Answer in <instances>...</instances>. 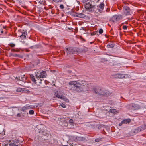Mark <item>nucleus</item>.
Here are the masks:
<instances>
[{
    "label": "nucleus",
    "instance_id": "obj_5",
    "mask_svg": "<svg viewBox=\"0 0 146 146\" xmlns=\"http://www.w3.org/2000/svg\"><path fill=\"white\" fill-rule=\"evenodd\" d=\"M129 109L133 110H137L140 108V106L138 104L132 103L129 105Z\"/></svg>",
    "mask_w": 146,
    "mask_h": 146
},
{
    "label": "nucleus",
    "instance_id": "obj_37",
    "mask_svg": "<svg viewBox=\"0 0 146 146\" xmlns=\"http://www.w3.org/2000/svg\"><path fill=\"white\" fill-rule=\"evenodd\" d=\"M60 106H61V107H62L63 108H65L66 107V105L64 104L63 103H62L61 104H60Z\"/></svg>",
    "mask_w": 146,
    "mask_h": 146
},
{
    "label": "nucleus",
    "instance_id": "obj_8",
    "mask_svg": "<svg viewBox=\"0 0 146 146\" xmlns=\"http://www.w3.org/2000/svg\"><path fill=\"white\" fill-rule=\"evenodd\" d=\"M131 10L128 7L125 6L123 7V11L124 14L126 16L131 15Z\"/></svg>",
    "mask_w": 146,
    "mask_h": 146
},
{
    "label": "nucleus",
    "instance_id": "obj_53",
    "mask_svg": "<svg viewBox=\"0 0 146 146\" xmlns=\"http://www.w3.org/2000/svg\"><path fill=\"white\" fill-rule=\"evenodd\" d=\"M104 61H108V60H107V59L104 58Z\"/></svg>",
    "mask_w": 146,
    "mask_h": 146
},
{
    "label": "nucleus",
    "instance_id": "obj_50",
    "mask_svg": "<svg viewBox=\"0 0 146 146\" xmlns=\"http://www.w3.org/2000/svg\"><path fill=\"white\" fill-rule=\"evenodd\" d=\"M18 78H19V77H18L17 76L15 78V79L17 80V81H18Z\"/></svg>",
    "mask_w": 146,
    "mask_h": 146
},
{
    "label": "nucleus",
    "instance_id": "obj_11",
    "mask_svg": "<svg viewBox=\"0 0 146 146\" xmlns=\"http://www.w3.org/2000/svg\"><path fill=\"white\" fill-rule=\"evenodd\" d=\"M122 16L121 15H115L113 17V18L116 21H118L121 19L122 18Z\"/></svg>",
    "mask_w": 146,
    "mask_h": 146
},
{
    "label": "nucleus",
    "instance_id": "obj_35",
    "mask_svg": "<svg viewBox=\"0 0 146 146\" xmlns=\"http://www.w3.org/2000/svg\"><path fill=\"white\" fill-rule=\"evenodd\" d=\"M9 46H11V47H15V44H13V43H11L9 44L8 45Z\"/></svg>",
    "mask_w": 146,
    "mask_h": 146
},
{
    "label": "nucleus",
    "instance_id": "obj_12",
    "mask_svg": "<svg viewBox=\"0 0 146 146\" xmlns=\"http://www.w3.org/2000/svg\"><path fill=\"white\" fill-rule=\"evenodd\" d=\"M30 78L31 81L33 82L34 84H37V80H36L35 79L33 74H31L30 75Z\"/></svg>",
    "mask_w": 146,
    "mask_h": 146
},
{
    "label": "nucleus",
    "instance_id": "obj_18",
    "mask_svg": "<svg viewBox=\"0 0 146 146\" xmlns=\"http://www.w3.org/2000/svg\"><path fill=\"white\" fill-rule=\"evenodd\" d=\"M131 121V119H125L122 121V123L123 124H127L130 123Z\"/></svg>",
    "mask_w": 146,
    "mask_h": 146
},
{
    "label": "nucleus",
    "instance_id": "obj_45",
    "mask_svg": "<svg viewBox=\"0 0 146 146\" xmlns=\"http://www.w3.org/2000/svg\"><path fill=\"white\" fill-rule=\"evenodd\" d=\"M21 113H18L17 114V117H20L21 116Z\"/></svg>",
    "mask_w": 146,
    "mask_h": 146
},
{
    "label": "nucleus",
    "instance_id": "obj_27",
    "mask_svg": "<svg viewBox=\"0 0 146 146\" xmlns=\"http://www.w3.org/2000/svg\"><path fill=\"white\" fill-rule=\"evenodd\" d=\"M62 99H61L63 100L64 101H65V102H68L69 101V100L67 99L66 97L63 96L62 97Z\"/></svg>",
    "mask_w": 146,
    "mask_h": 146
},
{
    "label": "nucleus",
    "instance_id": "obj_3",
    "mask_svg": "<svg viewBox=\"0 0 146 146\" xmlns=\"http://www.w3.org/2000/svg\"><path fill=\"white\" fill-rule=\"evenodd\" d=\"M94 3V1L90 0L89 2L85 3L84 6H85L86 9L87 11L89 12H93L94 11L96 7Z\"/></svg>",
    "mask_w": 146,
    "mask_h": 146
},
{
    "label": "nucleus",
    "instance_id": "obj_7",
    "mask_svg": "<svg viewBox=\"0 0 146 146\" xmlns=\"http://www.w3.org/2000/svg\"><path fill=\"white\" fill-rule=\"evenodd\" d=\"M24 75L22 76H21V77L19 76L18 81L20 82L19 83H18L19 84H20L21 86H23L24 84L27 82L25 81L26 78L24 77Z\"/></svg>",
    "mask_w": 146,
    "mask_h": 146
},
{
    "label": "nucleus",
    "instance_id": "obj_17",
    "mask_svg": "<svg viewBox=\"0 0 146 146\" xmlns=\"http://www.w3.org/2000/svg\"><path fill=\"white\" fill-rule=\"evenodd\" d=\"M9 146H22L21 144H18V142L11 143L9 144Z\"/></svg>",
    "mask_w": 146,
    "mask_h": 146
},
{
    "label": "nucleus",
    "instance_id": "obj_39",
    "mask_svg": "<svg viewBox=\"0 0 146 146\" xmlns=\"http://www.w3.org/2000/svg\"><path fill=\"white\" fill-rule=\"evenodd\" d=\"M60 7L61 9H63L64 8V7L63 4H61L60 6Z\"/></svg>",
    "mask_w": 146,
    "mask_h": 146
},
{
    "label": "nucleus",
    "instance_id": "obj_60",
    "mask_svg": "<svg viewBox=\"0 0 146 146\" xmlns=\"http://www.w3.org/2000/svg\"><path fill=\"white\" fill-rule=\"evenodd\" d=\"M112 21H113V22H115V21H114V20H112Z\"/></svg>",
    "mask_w": 146,
    "mask_h": 146
},
{
    "label": "nucleus",
    "instance_id": "obj_6",
    "mask_svg": "<svg viewBox=\"0 0 146 146\" xmlns=\"http://www.w3.org/2000/svg\"><path fill=\"white\" fill-rule=\"evenodd\" d=\"M114 76L115 78L119 79L127 78L128 77V74H116Z\"/></svg>",
    "mask_w": 146,
    "mask_h": 146
},
{
    "label": "nucleus",
    "instance_id": "obj_59",
    "mask_svg": "<svg viewBox=\"0 0 146 146\" xmlns=\"http://www.w3.org/2000/svg\"><path fill=\"white\" fill-rule=\"evenodd\" d=\"M99 1V0H98V1H97L96 2H98Z\"/></svg>",
    "mask_w": 146,
    "mask_h": 146
},
{
    "label": "nucleus",
    "instance_id": "obj_10",
    "mask_svg": "<svg viewBox=\"0 0 146 146\" xmlns=\"http://www.w3.org/2000/svg\"><path fill=\"white\" fill-rule=\"evenodd\" d=\"M47 75L46 72L45 71H42L39 74V76H40L41 78H46Z\"/></svg>",
    "mask_w": 146,
    "mask_h": 146
},
{
    "label": "nucleus",
    "instance_id": "obj_28",
    "mask_svg": "<svg viewBox=\"0 0 146 146\" xmlns=\"http://www.w3.org/2000/svg\"><path fill=\"white\" fill-rule=\"evenodd\" d=\"M102 140V138H97L96 139H95V141L96 142H98L100 141H101Z\"/></svg>",
    "mask_w": 146,
    "mask_h": 146
},
{
    "label": "nucleus",
    "instance_id": "obj_15",
    "mask_svg": "<svg viewBox=\"0 0 146 146\" xmlns=\"http://www.w3.org/2000/svg\"><path fill=\"white\" fill-rule=\"evenodd\" d=\"M104 4L103 3H102L99 6V8L100 9H99V11L100 12H102V11L103 10V9L104 8Z\"/></svg>",
    "mask_w": 146,
    "mask_h": 146
},
{
    "label": "nucleus",
    "instance_id": "obj_23",
    "mask_svg": "<svg viewBox=\"0 0 146 146\" xmlns=\"http://www.w3.org/2000/svg\"><path fill=\"white\" fill-rule=\"evenodd\" d=\"M13 57H19L20 58H22L23 56L21 55L17 54H13Z\"/></svg>",
    "mask_w": 146,
    "mask_h": 146
},
{
    "label": "nucleus",
    "instance_id": "obj_64",
    "mask_svg": "<svg viewBox=\"0 0 146 146\" xmlns=\"http://www.w3.org/2000/svg\"><path fill=\"white\" fill-rule=\"evenodd\" d=\"M108 25H110V24H108Z\"/></svg>",
    "mask_w": 146,
    "mask_h": 146
},
{
    "label": "nucleus",
    "instance_id": "obj_1",
    "mask_svg": "<svg viewBox=\"0 0 146 146\" xmlns=\"http://www.w3.org/2000/svg\"><path fill=\"white\" fill-rule=\"evenodd\" d=\"M69 84L74 86L72 87V89L78 92L84 91L87 87L84 83H81L76 81L70 82Z\"/></svg>",
    "mask_w": 146,
    "mask_h": 146
},
{
    "label": "nucleus",
    "instance_id": "obj_29",
    "mask_svg": "<svg viewBox=\"0 0 146 146\" xmlns=\"http://www.w3.org/2000/svg\"><path fill=\"white\" fill-rule=\"evenodd\" d=\"M23 112V113H22V114L23 115V116H27L28 115V113H27V112Z\"/></svg>",
    "mask_w": 146,
    "mask_h": 146
},
{
    "label": "nucleus",
    "instance_id": "obj_46",
    "mask_svg": "<svg viewBox=\"0 0 146 146\" xmlns=\"http://www.w3.org/2000/svg\"><path fill=\"white\" fill-rule=\"evenodd\" d=\"M19 31H21V30H20V31H18V34H17V35H18V36L19 37H20V36H20V35H21V34L20 33H19Z\"/></svg>",
    "mask_w": 146,
    "mask_h": 146
},
{
    "label": "nucleus",
    "instance_id": "obj_34",
    "mask_svg": "<svg viewBox=\"0 0 146 146\" xmlns=\"http://www.w3.org/2000/svg\"><path fill=\"white\" fill-rule=\"evenodd\" d=\"M37 80V83L38 82L40 84H41L42 83V81L43 80H44L43 79H41V78L39 79L38 80Z\"/></svg>",
    "mask_w": 146,
    "mask_h": 146
},
{
    "label": "nucleus",
    "instance_id": "obj_49",
    "mask_svg": "<svg viewBox=\"0 0 146 146\" xmlns=\"http://www.w3.org/2000/svg\"><path fill=\"white\" fill-rule=\"evenodd\" d=\"M11 51H12V52H15V51H16V50L14 49H11Z\"/></svg>",
    "mask_w": 146,
    "mask_h": 146
},
{
    "label": "nucleus",
    "instance_id": "obj_44",
    "mask_svg": "<svg viewBox=\"0 0 146 146\" xmlns=\"http://www.w3.org/2000/svg\"><path fill=\"white\" fill-rule=\"evenodd\" d=\"M59 0H53V1L56 3L61 2L60 1H59Z\"/></svg>",
    "mask_w": 146,
    "mask_h": 146
},
{
    "label": "nucleus",
    "instance_id": "obj_62",
    "mask_svg": "<svg viewBox=\"0 0 146 146\" xmlns=\"http://www.w3.org/2000/svg\"><path fill=\"white\" fill-rule=\"evenodd\" d=\"M105 36H106V37H107V36H106V35H105Z\"/></svg>",
    "mask_w": 146,
    "mask_h": 146
},
{
    "label": "nucleus",
    "instance_id": "obj_16",
    "mask_svg": "<svg viewBox=\"0 0 146 146\" xmlns=\"http://www.w3.org/2000/svg\"><path fill=\"white\" fill-rule=\"evenodd\" d=\"M54 95L56 96V97L60 98V99H62V97L63 96L62 95H61V94L59 93H58V92H57V93H55V94H54Z\"/></svg>",
    "mask_w": 146,
    "mask_h": 146
},
{
    "label": "nucleus",
    "instance_id": "obj_55",
    "mask_svg": "<svg viewBox=\"0 0 146 146\" xmlns=\"http://www.w3.org/2000/svg\"><path fill=\"white\" fill-rule=\"evenodd\" d=\"M16 50V51H15L16 52H18L19 51V50Z\"/></svg>",
    "mask_w": 146,
    "mask_h": 146
},
{
    "label": "nucleus",
    "instance_id": "obj_9",
    "mask_svg": "<svg viewBox=\"0 0 146 146\" xmlns=\"http://www.w3.org/2000/svg\"><path fill=\"white\" fill-rule=\"evenodd\" d=\"M21 34V35H20V38L22 39H24L26 38V36L27 35V31H19V32Z\"/></svg>",
    "mask_w": 146,
    "mask_h": 146
},
{
    "label": "nucleus",
    "instance_id": "obj_47",
    "mask_svg": "<svg viewBox=\"0 0 146 146\" xmlns=\"http://www.w3.org/2000/svg\"><path fill=\"white\" fill-rule=\"evenodd\" d=\"M123 124V123H122V121L121 123H120L119 124V126H122V125Z\"/></svg>",
    "mask_w": 146,
    "mask_h": 146
},
{
    "label": "nucleus",
    "instance_id": "obj_56",
    "mask_svg": "<svg viewBox=\"0 0 146 146\" xmlns=\"http://www.w3.org/2000/svg\"><path fill=\"white\" fill-rule=\"evenodd\" d=\"M2 10H3V9H2V8H1L0 7V11H1V10L2 11Z\"/></svg>",
    "mask_w": 146,
    "mask_h": 146
},
{
    "label": "nucleus",
    "instance_id": "obj_14",
    "mask_svg": "<svg viewBox=\"0 0 146 146\" xmlns=\"http://www.w3.org/2000/svg\"><path fill=\"white\" fill-rule=\"evenodd\" d=\"M77 14V15L76 16V17L79 18H83L86 17L85 15L82 13H78V14Z\"/></svg>",
    "mask_w": 146,
    "mask_h": 146
},
{
    "label": "nucleus",
    "instance_id": "obj_2",
    "mask_svg": "<svg viewBox=\"0 0 146 146\" xmlns=\"http://www.w3.org/2000/svg\"><path fill=\"white\" fill-rule=\"evenodd\" d=\"M94 90L96 94L105 96H110L111 94L110 91L99 87H97L94 89Z\"/></svg>",
    "mask_w": 146,
    "mask_h": 146
},
{
    "label": "nucleus",
    "instance_id": "obj_4",
    "mask_svg": "<svg viewBox=\"0 0 146 146\" xmlns=\"http://www.w3.org/2000/svg\"><path fill=\"white\" fill-rule=\"evenodd\" d=\"M76 48L70 47L66 48V52L68 54H77Z\"/></svg>",
    "mask_w": 146,
    "mask_h": 146
},
{
    "label": "nucleus",
    "instance_id": "obj_42",
    "mask_svg": "<svg viewBox=\"0 0 146 146\" xmlns=\"http://www.w3.org/2000/svg\"><path fill=\"white\" fill-rule=\"evenodd\" d=\"M127 27L126 25H124L123 26V29L124 30H126V29H127Z\"/></svg>",
    "mask_w": 146,
    "mask_h": 146
},
{
    "label": "nucleus",
    "instance_id": "obj_20",
    "mask_svg": "<svg viewBox=\"0 0 146 146\" xmlns=\"http://www.w3.org/2000/svg\"><path fill=\"white\" fill-rule=\"evenodd\" d=\"M139 127L140 129L141 130V131H142L146 129V125H144L141 126Z\"/></svg>",
    "mask_w": 146,
    "mask_h": 146
},
{
    "label": "nucleus",
    "instance_id": "obj_52",
    "mask_svg": "<svg viewBox=\"0 0 146 146\" xmlns=\"http://www.w3.org/2000/svg\"><path fill=\"white\" fill-rule=\"evenodd\" d=\"M101 126H98V129H100L101 128Z\"/></svg>",
    "mask_w": 146,
    "mask_h": 146
},
{
    "label": "nucleus",
    "instance_id": "obj_54",
    "mask_svg": "<svg viewBox=\"0 0 146 146\" xmlns=\"http://www.w3.org/2000/svg\"><path fill=\"white\" fill-rule=\"evenodd\" d=\"M68 29L69 30H71L72 29L71 28H68Z\"/></svg>",
    "mask_w": 146,
    "mask_h": 146
},
{
    "label": "nucleus",
    "instance_id": "obj_36",
    "mask_svg": "<svg viewBox=\"0 0 146 146\" xmlns=\"http://www.w3.org/2000/svg\"><path fill=\"white\" fill-rule=\"evenodd\" d=\"M103 31L102 29H100L99 31V33L100 34H102L103 33Z\"/></svg>",
    "mask_w": 146,
    "mask_h": 146
},
{
    "label": "nucleus",
    "instance_id": "obj_41",
    "mask_svg": "<svg viewBox=\"0 0 146 146\" xmlns=\"http://www.w3.org/2000/svg\"><path fill=\"white\" fill-rule=\"evenodd\" d=\"M78 13L75 12L72 14V15L75 17H76V15H77Z\"/></svg>",
    "mask_w": 146,
    "mask_h": 146
},
{
    "label": "nucleus",
    "instance_id": "obj_51",
    "mask_svg": "<svg viewBox=\"0 0 146 146\" xmlns=\"http://www.w3.org/2000/svg\"><path fill=\"white\" fill-rule=\"evenodd\" d=\"M0 31L1 32V33H3V31L1 29H0Z\"/></svg>",
    "mask_w": 146,
    "mask_h": 146
},
{
    "label": "nucleus",
    "instance_id": "obj_31",
    "mask_svg": "<svg viewBox=\"0 0 146 146\" xmlns=\"http://www.w3.org/2000/svg\"><path fill=\"white\" fill-rule=\"evenodd\" d=\"M110 112L111 113H115L116 112V111L115 110L111 109L110 110Z\"/></svg>",
    "mask_w": 146,
    "mask_h": 146
},
{
    "label": "nucleus",
    "instance_id": "obj_22",
    "mask_svg": "<svg viewBox=\"0 0 146 146\" xmlns=\"http://www.w3.org/2000/svg\"><path fill=\"white\" fill-rule=\"evenodd\" d=\"M114 46V45L111 43H109L107 45V47L108 48H113Z\"/></svg>",
    "mask_w": 146,
    "mask_h": 146
},
{
    "label": "nucleus",
    "instance_id": "obj_57",
    "mask_svg": "<svg viewBox=\"0 0 146 146\" xmlns=\"http://www.w3.org/2000/svg\"><path fill=\"white\" fill-rule=\"evenodd\" d=\"M53 86H56L55 84H54L53 85Z\"/></svg>",
    "mask_w": 146,
    "mask_h": 146
},
{
    "label": "nucleus",
    "instance_id": "obj_24",
    "mask_svg": "<svg viewBox=\"0 0 146 146\" xmlns=\"http://www.w3.org/2000/svg\"><path fill=\"white\" fill-rule=\"evenodd\" d=\"M76 139L77 140L80 141L84 140V138L81 137H77Z\"/></svg>",
    "mask_w": 146,
    "mask_h": 146
},
{
    "label": "nucleus",
    "instance_id": "obj_43",
    "mask_svg": "<svg viewBox=\"0 0 146 146\" xmlns=\"http://www.w3.org/2000/svg\"><path fill=\"white\" fill-rule=\"evenodd\" d=\"M13 54L12 53H9V57L12 56L13 57Z\"/></svg>",
    "mask_w": 146,
    "mask_h": 146
},
{
    "label": "nucleus",
    "instance_id": "obj_26",
    "mask_svg": "<svg viewBox=\"0 0 146 146\" xmlns=\"http://www.w3.org/2000/svg\"><path fill=\"white\" fill-rule=\"evenodd\" d=\"M76 50L77 51V53H81L83 51V50H82V49L77 48H76Z\"/></svg>",
    "mask_w": 146,
    "mask_h": 146
},
{
    "label": "nucleus",
    "instance_id": "obj_25",
    "mask_svg": "<svg viewBox=\"0 0 146 146\" xmlns=\"http://www.w3.org/2000/svg\"><path fill=\"white\" fill-rule=\"evenodd\" d=\"M35 74V76L36 77V79L38 80L39 79L41 78L40 76H39V73L37 72V73H36Z\"/></svg>",
    "mask_w": 146,
    "mask_h": 146
},
{
    "label": "nucleus",
    "instance_id": "obj_63",
    "mask_svg": "<svg viewBox=\"0 0 146 146\" xmlns=\"http://www.w3.org/2000/svg\"><path fill=\"white\" fill-rule=\"evenodd\" d=\"M52 82V83H54V81Z\"/></svg>",
    "mask_w": 146,
    "mask_h": 146
},
{
    "label": "nucleus",
    "instance_id": "obj_58",
    "mask_svg": "<svg viewBox=\"0 0 146 146\" xmlns=\"http://www.w3.org/2000/svg\"><path fill=\"white\" fill-rule=\"evenodd\" d=\"M118 33V32H117V34H116V35H117V33Z\"/></svg>",
    "mask_w": 146,
    "mask_h": 146
},
{
    "label": "nucleus",
    "instance_id": "obj_48",
    "mask_svg": "<svg viewBox=\"0 0 146 146\" xmlns=\"http://www.w3.org/2000/svg\"><path fill=\"white\" fill-rule=\"evenodd\" d=\"M43 2V1H41V0H40L38 1V3H40V4H42V3Z\"/></svg>",
    "mask_w": 146,
    "mask_h": 146
},
{
    "label": "nucleus",
    "instance_id": "obj_19",
    "mask_svg": "<svg viewBox=\"0 0 146 146\" xmlns=\"http://www.w3.org/2000/svg\"><path fill=\"white\" fill-rule=\"evenodd\" d=\"M141 129H140L139 127H138L135 129H134L132 131L135 134H137L139 132L141 131Z\"/></svg>",
    "mask_w": 146,
    "mask_h": 146
},
{
    "label": "nucleus",
    "instance_id": "obj_61",
    "mask_svg": "<svg viewBox=\"0 0 146 146\" xmlns=\"http://www.w3.org/2000/svg\"><path fill=\"white\" fill-rule=\"evenodd\" d=\"M111 34H113V35H114V34L113 33H111Z\"/></svg>",
    "mask_w": 146,
    "mask_h": 146
},
{
    "label": "nucleus",
    "instance_id": "obj_32",
    "mask_svg": "<svg viewBox=\"0 0 146 146\" xmlns=\"http://www.w3.org/2000/svg\"><path fill=\"white\" fill-rule=\"evenodd\" d=\"M73 121H74L72 119H70L69 120V123L70 124V125H72L74 123Z\"/></svg>",
    "mask_w": 146,
    "mask_h": 146
},
{
    "label": "nucleus",
    "instance_id": "obj_21",
    "mask_svg": "<svg viewBox=\"0 0 146 146\" xmlns=\"http://www.w3.org/2000/svg\"><path fill=\"white\" fill-rule=\"evenodd\" d=\"M16 91L18 92H24V89L20 88H18L17 90Z\"/></svg>",
    "mask_w": 146,
    "mask_h": 146
},
{
    "label": "nucleus",
    "instance_id": "obj_30",
    "mask_svg": "<svg viewBox=\"0 0 146 146\" xmlns=\"http://www.w3.org/2000/svg\"><path fill=\"white\" fill-rule=\"evenodd\" d=\"M40 63L39 59H37L35 61V63L36 65H38Z\"/></svg>",
    "mask_w": 146,
    "mask_h": 146
},
{
    "label": "nucleus",
    "instance_id": "obj_40",
    "mask_svg": "<svg viewBox=\"0 0 146 146\" xmlns=\"http://www.w3.org/2000/svg\"><path fill=\"white\" fill-rule=\"evenodd\" d=\"M88 1V0H82L81 2L83 3H85Z\"/></svg>",
    "mask_w": 146,
    "mask_h": 146
},
{
    "label": "nucleus",
    "instance_id": "obj_13",
    "mask_svg": "<svg viewBox=\"0 0 146 146\" xmlns=\"http://www.w3.org/2000/svg\"><path fill=\"white\" fill-rule=\"evenodd\" d=\"M31 106L26 105V106H23L21 110L23 111V112H26L25 110L29 109V108H31Z\"/></svg>",
    "mask_w": 146,
    "mask_h": 146
},
{
    "label": "nucleus",
    "instance_id": "obj_38",
    "mask_svg": "<svg viewBox=\"0 0 146 146\" xmlns=\"http://www.w3.org/2000/svg\"><path fill=\"white\" fill-rule=\"evenodd\" d=\"M41 133L42 134V135L46 136L47 135L48 133H45L44 131H42Z\"/></svg>",
    "mask_w": 146,
    "mask_h": 146
},
{
    "label": "nucleus",
    "instance_id": "obj_33",
    "mask_svg": "<svg viewBox=\"0 0 146 146\" xmlns=\"http://www.w3.org/2000/svg\"><path fill=\"white\" fill-rule=\"evenodd\" d=\"M29 113L30 115H33L34 113V111L33 110H30L29 111Z\"/></svg>",
    "mask_w": 146,
    "mask_h": 146
}]
</instances>
